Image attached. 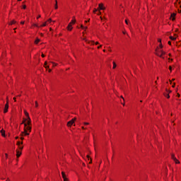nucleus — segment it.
<instances>
[{
  "label": "nucleus",
  "instance_id": "f257e3e1",
  "mask_svg": "<svg viewBox=\"0 0 181 181\" xmlns=\"http://www.w3.org/2000/svg\"><path fill=\"white\" fill-rule=\"evenodd\" d=\"M163 45L162 43L159 44L158 46L156 47L155 49V54L160 59H165V54H166V52L163 51Z\"/></svg>",
  "mask_w": 181,
  "mask_h": 181
},
{
  "label": "nucleus",
  "instance_id": "f03ea898",
  "mask_svg": "<svg viewBox=\"0 0 181 181\" xmlns=\"http://www.w3.org/2000/svg\"><path fill=\"white\" fill-rule=\"evenodd\" d=\"M30 132H32V126L25 124L24 126V131L21 132V136H28V135H30Z\"/></svg>",
  "mask_w": 181,
  "mask_h": 181
},
{
  "label": "nucleus",
  "instance_id": "7ed1b4c3",
  "mask_svg": "<svg viewBox=\"0 0 181 181\" xmlns=\"http://www.w3.org/2000/svg\"><path fill=\"white\" fill-rule=\"evenodd\" d=\"M22 124H24V126H28L32 127V120L30 119V117H28V119H24Z\"/></svg>",
  "mask_w": 181,
  "mask_h": 181
},
{
  "label": "nucleus",
  "instance_id": "20e7f679",
  "mask_svg": "<svg viewBox=\"0 0 181 181\" xmlns=\"http://www.w3.org/2000/svg\"><path fill=\"white\" fill-rule=\"evenodd\" d=\"M16 145L18 146L17 151H23V141H17Z\"/></svg>",
  "mask_w": 181,
  "mask_h": 181
},
{
  "label": "nucleus",
  "instance_id": "39448f33",
  "mask_svg": "<svg viewBox=\"0 0 181 181\" xmlns=\"http://www.w3.org/2000/svg\"><path fill=\"white\" fill-rule=\"evenodd\" d=\"M165 93H164V97H165L166 98H170V95H169V94H170V93H172V90L166 88L165 89Z\"/></svg>",
  "mask_w": 181,
  "mask_h": 181
},
{
  "label": "nucleus",
  "instance_id": "423d86ee",
  "mask_svg": "<svg viewBox=\"0 0 181 181\" xmlns=\"http://www.w3.org/2000/svg\"><path fill=\"white\" fill-rule=\"evenodd\" d=\"M16 152L17 160H19V158H21L22 155V150H16Z\"/></svg>",
  "mask_w": 181,
  "mask_h": 181
},
{
  "label": "nucleus",
  "instance_id": "0eeeda50",
  "mask_svg": "<svg viewBox=\"0 0 181 181\" xmlns=\"http://www.w3.org/2000/svg\"><path fill=\"white\" fill-rule=\"evenodd\" d=\"M8 110H9V102L7 101L4 106V113L6 114V112H8Z\"/></svg>",
  "mask_w": 181,
  "mask_h": 181
},
{
  "label": "nucleus",
  "instance_id": "6e6552de",
  "mask_svg": "<svg viewBox=\"0 0 181 181\" xmlns=\"http://www.w3.org/2000/svg\"><path fill=\"white\" fill-rule=\"evenodd\" d=\"M76 117L73 118L71 120H70L69 122H67V127H72L73 124H74V122H76Z\"/></svg>",
  "mask_w": 181,
  "mask_h": 181
},
{
  "label": "nucleus",
  "instance_id": "1a4fd4ad",
  "mask_svg": "<svg viewBox=\"0 0 181 181\" xmlns=\"http://www.w3.org/2000/svg\"><path fill=\"white\" fill-rule=\"evenodd\" d=\"M62 176L64 181H69V178H67V176L66 175V173H64V171L62 172Z\"/></svg>",
  "mask_w": 181,
  "mask_h": 181
},
{
  "label": "nucleus",
  "instance_id": "9d476101",
  "mask_svg": "<svg viewBox=\"0 0 181 181\" xmlns=\"http://www.w3.org/2000/svg\"><path fill=\"white\" fill-rule=\"evenodd\" d=\"M170 19V21H173V22H174V21H176V13H171Z\"/></svg>",
  "mask_w": 181,
  "mask_h": 181
},
{
  "label": "nucleus",
  "instance_id": "9b49d317",
  "mask_svg": "<svg viewBox=\"0 0 181 181\" xmlns=\"http://www.w3.org/2000/svg\"><path fill=\"white\" fill-rule=\"evenodd\" d=\"M98 8L100 9V11H105V6H104V4L102 3L99 4Z\"/></svg>",
  "mask_w": 181,
  "mask_h": 181
},
{
  "label": "nucleus",
  "instance_id": "f8f14e48",
  "mask_svg": "<svg viewBox=\"0 0 181 181\" xmlns=\"http://www.w3.org/2000/svg\"><path fill=\"white\" fill-rule=\"evenodd\" d=\"M86 43H88V45H90V46H94V40H86Z\"/></svg>",
  "mask_w": 181,
  "mask_h": 181
},
{
  "label": "nucleus",
  "instance_id": "ddd939ff",
  "mask_svg": "<svg viewBox=\"0 0 181 181\" xmlns=\"http://www.w3.org/2000/svg\"><path fill=\"white\" fill-rule=\"evenodd\" d=\"M35 28H37L38 29L40 28V25L36 23H33L30 26V29H34Z\"/></svg>",
  "mask_w": 181,
  "mask_h": 181
},
{
  "label": "nucleus",
  "instance_id": "4468645a",
  "mask_svg": "<svg viewBox=\"0 0 181 181\" xmlns=\"http://www.w3.org/2000/svg\"><path fill=\"white\" fill-rule=\"evenodd\" d=\"M66 29L69 32H71V30H73V25H71V24H68V25L66 27Z\"/></svg>",
  "mask_w": 181,
  "mask_h": 181
},
{
  "label": "nucleus",
  "instance_id": "2eb2a0df",
  "mask_svg": "<svg viewBox=\"0 0 181 181\" xmlns=\"http://www.w3.org/2000/svg\"><path fill=\"white\" fill-rule=\"evenodd\" d=\"M69 25H71L72 26L73 25H76V17H73V19L69 23Z\"/></svg>",
  "mask_w": 181,
  "mask_h": 181
},
{
  "label": "nucleus",
  "instance_id": "dca6fc26",
  "mask_svg": "<svg viewBox=\"0 0 181 181\" xmlns=\"http://www.w3.org/2000/svg\"><path fill=\"white\" fill-rule=\"evenodd\" d=\"M44 67H45L46 70H49V69H50V64L47 65V62H45L44 64Z\"/></svg>",
  "mask_w": 181,
  "mask_h": 181
},
{
  "label": "nucleus",
  "instance_id": "f3484780",
  "mask_svg": "<svg viewBox=\"0 0 181 181\" xmlns=\"http://www.w3.org/2000/svg\"><path fill=\"white\" fill-rule=\"evenodd\" d=\"M86 158H87V159H88V160H90L89 164L93 163V159H91V157H90V156L87 155Z\"/></svg>",
  "mask_w": 181,
  "mask_h": 181
},
{
  "label": "nucleus",
  "instance_id": "a211bd4d",
  "mask_svg": "<svg viewBox=\"0 0 181 181\" xmlns=\"http://www.w3.org/2000/svg\"><path fill=\"white\" fill-rule=\"evenodd\" d=\"M24 114H25V117H27V119L30 118V117H29V112H28V111L24 110Z\"/></svg>",
  "mask_w": 181,
  "mask_h": 181
},
{
  "label": "nucleus",
  "instance_id": "6ab92c4d",
  "mask_svg": "<svg viewBox=\"0 0 181 181\" xmlns=\"http://www.w3.org/2000/svg\"><path fill=\"white\" fill-rule=\"evenodd\" d=\"M15 23H16V21L13 20V21H11L8 23V25H9L10 26H12V25H15Z\"/></svg>",
  "mask_w": 181,
  "mask_h": 181
},
{
  "label": "nucleus",
  "instance_id": "aec40b11",
  "mask_svg": "<svg viewBox=\"0 0 181 181\" xmlns=\"http://www.w3.org/2000/svg\"><path fill=\"white\" fill-rule=\"evenodd\" d=\"M40 42V39L39 38H36V40L34 42L35 45H39Z\"/></svg>",
  "mask_w": 181,
  "mask_h": 181
},
{
  "label": "nucleus",
  "instance_id": "412c9836",
  "mask_svg": "<svg viewBox=\"0 0 181 181\" xmlns=\"http://www.w3.org/2000/svg\"><path fill=\"white\" fill-rule=\"evenodd\" d=\"M45 26H47V23L44 22L42 25H40V28H45Z\"/></svg>",
  "mask_w": 181,
  "mask_h": 181
},
{
  "label": "nucleus",
  "instance_id": "4be33fe9",
  "mask_svg": "<svg viewBox=\"0 0 181 181\" xmlns=\"http://www.w3.org/2000/svg\"><path fill=\"white\" fill-rule=\"evenodd\" d=\"M50 64L52 65V67H56V66H58V64H57V63L53 62H50Z\"/></svg>",
  "mask_w": 181,
  "mask_h": 181
},
{
  "label": "nucleus",
  "instance_id": "5701e85b",
  "mask_svg": "<svg viewBox=\"0 0 181 181\" xmlns=\"http://www.w3.org/2000/svg\"><path fill=\"white\" fill-rule=\"evenodd\" d=\"M81 28L84 29L85 32H86V30H87V29H88V26H84V25H83V24H81Z\"/></svg>",
  "mask_w": 181,
  "mask_h": 181
},
{
  "label": "nucleus",
  "instance_id": "b1692460",
  "mask_svg": "<svg viewBox=\"0 0 181 181\" xmlns=\"http://www.w3.org/2000/svg\"><path fill=\"white\" fill-rule=\"evenodd\" d=\"M120 98L122 99V100H121V103L123 104V105H125V99H124V96L121 95Z\"/></svg>",
  "mask_w": 181,
  "mask_h": 181
},
{
  "label": "nucleus",
  "instance_id": "393cba45",
  "mask_svg": "<svg viewBox=\"0 0 181 181\" xmlns=\"http://www.w3.org/2000/svg\"><path fill=\"white\" fill-rule=\"evenodd\" d=\"M174 162L177 164L179 165V163H180V161H179V160H177V158H175V160H173Z\"/></svg>",
  "mask_w": 181,
  "mask_h": 181
},
{
  "label": "nucleus",
  "instance_id": "a878e982",
  "mask_svg": "<svg viewBox=\"0 0 181 181\" xmlns=\"http://www.w3.org/2000/svg\"><path fill=\"white\" fill-rule=\"evenodd\" d=\"M47 23V25H49V23H52V18H49L47 21H45Z\"/></svg>",
  "mask_w": 181,
  "mask_h": 181
},
{
  "label": "nucleus",
  "instance_id": "bb28decb",
  "mask_svg": "<svg viewBox=\"0 0 181 181\" xmlns=\"http://www.w3.org/2000/svg\"><path fill=\"white\" fill-rule=\"evenodd\" d=\"M169 39H170V40H173V41L176 40V38L174 37L173 36H170V37H169Z\"/></svg>",
  "mask_w": 181,
  "mask_h": 181
},
{
  "label": "nucleus",
  "instance_id": "cd10ccee",
  "mask_svg": "<svg viewBox=\"0 0 181 181\" xmlns=\"http://www.w3.org/2000/svg\"><path fill=\"white\" fill-rule=\"evenodd\" d=\"M59 6H57V0H55V6L54 8L55 9H58Z\"/></svg>",
  "mask_w": 181,
  "mask_h": 181
},
{
  "label": "nucleus",
  "instance_id": "c85d7f7f",
  "mask_svg": "<svg viewBox=\"0 0 181 181\" xmlns=\"http://www.w3.org/2000/svg\"><path fill=\"white\" fill-rule=\"evenodd\" d=\"M171 159H173V160L176 159V156H175V154H171Z\"/></svg>",
  "mask_w": 181,
  "mask_h": 181
},
{
  "label": "nucleus",
  "instance_id": "c756f323",
  "mask_svg": "<svg viewBox=\"0 0 181 181\" xmlns=\"http://www.w3.org/2000/svg\"><path fill=\"white\" fill-rule=\"evenodd\" d=\"M117 68V64L115 63V62H113V67L112 69H116Z\"/></svg>",
  "mask_w": 181,
  "mask_h": 181
},
{
  "label": "nucleus",
  "instance_id": "7c9ffc66",
  "mask_svg": "<svg viewBox=\"0 0 181 181\" xmlns=\"http://www.w3.org/2000/svg\"><path fill=\"white\" fill-rule=\"evenodd\" d=\"M35 108H37V107H39V103H37V101L35 102Z\"/></svg>",
  "mask_w": 181,
  "mask_h": 181
},
{
  "label": "nucleus",
  "instance_id": "2f4dec72",
  "mask_svg": "<svg viewBox=\"0 0 181 181\" xmlns=\"http://www.w3.org/2000/svg\"><path fill=\"white\" fill-rule=\"evenodd\" d=\"M157 42L160 45V43H162V39L158 38Z\"/></svg>",
  "mask_w": 181,
  "mask_h": 181
},
{
  "label": "nucleus",
  "instance_id": "473e14b6",
  "mask_svg": "<svg viewBox=\"0 0 181 181\" xmlns=\"http://www.w3.org/2000/svg\"><path fill=\"white\" fill-rule=\"evenodd\" d=\"M96 15H98V16H100V15H101V11H100L99 10H98V12L96 13Z\"/></svg>",
  "mask_w": 181,
  "mask_h": 181
},
{
  "label": "nucleus",
  "instance_id": "72a5a7b5",
  "mask_svg": "<svg viewBox=\"0 0 181 181\" xmlns=\"http://www.w3.org/2000/svg\"><path fill=\"white\" fill-rule=\"evenodd\" d=\"M173 37H175V40H177V37H179V36L177 35V34H174V35H173Z\"/></svg>",
  "mask_w": 181,
  "mask_h": 181
},
{
  "label": "nucleus",
  "instance_id": "f704fd0d",
  "mask_svg": "<svg viewBox=\"0 0 181 181\" xmlns=\"http://www.w3.org/2000/svg\"><path fill=\"white\" fill-rule=\"evenodd\" d=\"M98 11V10L97 8L93 9V13H97Z\"/></svg>",
  "mask_w": 181,
  "mask_h": 181
},
{
  "label": "nucleus",
  "instance_id": "c9c22d12",
  "mask_svg": "<svg viewBox=\"0 0 181 181\" xmlns=\"http://www.w3.org/2000/svg\"><path fill=\"white\" fill-rule=\"evenodd\" d=\"M22 9H26V5L25 4H23L22 6Z\"/></svg>",
  "mask_w": 181,
  "mask_h": 181
},
{
  "label": "nucleus",
  "instance_id": "e433bc0d",
  "mask_svg": "<svg viewBox=\"0 0 181 181\" xmlns=\"http://www.w3.org/2000/svg\"><path fill=\"white\" fill-rule=\"evenodd\" d=\"M168 45H169V46H172V42L168 41Z\"/></svg>",
  "mask_w": 181,
  "mask_h": 181
},
{
  "label": "nucleus",
  "instance_id": "4c0bfd02",
  "mask_svg": "<svg viewBox=\"0 0 181 181\" xmlns=\"http://www.w3.org/2000/svg\"><path fill=\"white\" fill-rule=\"evenodd\" d=\"M81 129H83V130L87 129V127H85L84 126H82Z\"/></svg>",
  "mask_w": 181,
  "mask_h": 181
},
{
  "label": "nucleus",
  "instance_id": "58836bf2",
  "mask_svg": "<svg viewBox=\"0 0 181 181\" xmlns=\"http://www.w3.org/2000/svg\"><path fill=\"white\" fill-rule=\"evenodd\" d=\"M42 18V16H41L40 14H39V15L37 16V19H39V18Z\"/></svg>",
  "mask_w": 181,
  "mask_h": 181
},
{
  "label": "nucleus",
  "instance_id": "ea45409f",
  "mask_svg": "<svg viewBox=\"0 0 181 181\" xmlns=\"http://www.w3.org/2000/svg\"><path fill=\"white\" fill-rule=\"evenodd\" d=\"M176 2H178L179 5H181V1H180V0H176Z\"/></svg>",
  "mask_w": 181,
  "mask_h": 181
},
{
  "label": "nucleus",
  "instance_id": "a19ab883",
  "mask_svg": "<svg viewBox=\"0 0 181 181\" xmlns=\"http://www.w3.org/2000/svg\"><path fill=\"white\" fill-rule=\"evenodd\" d=\"M125 23H126L127 25H129V23H128V19H126V20H125Z\"/></svg>",
  "mask_w": 181,
  "mask_h": 181
},
{
  "label": "nucleus",
  "instance_id": "79ce46f5",
  "mask_svg": "<svg viewBox=\"0 0 181 181\" xmlns=\"http://www.w3.org/2000/svg\"><path fill=\"white\" fill-rule=\"evenodd\" d=\"M83 125H90V123H88V122H84V123H83Z\"/></svg>",
  "mask_w": 181,
  "mask_h": 181
},
{
  "label": "nucleus",
  "instance_id": "37998d69",
  "mask_svg": "<svg viewBox=\"0 0 181 181\" xmlns=\"http://www.w3.org/2000/svg\"><path fill=\"white\" fill-rule=\"evenodd\" d=\"M175 86H176V83H173L172 87H173V88H175Z\"/></svg>",
  "mask_w": 181,
  "mask_h": 181
},
{
  "label": "nucleus",
  "instance_id": "c03bdc74",
  "mask_svg": "<svg viewBox=\"0 0 181 181\" xmlns=\"http://www.w3.org/2000/svg\"><path fill=\"white\" fill-rule=\"evenodd\" d=\"M169 70H170V72H172V66H169Z\"/></svg>",
  "mask_w": 181,
  "mask_h": 181
},
{
  "label": "nucleus",
  "instance_id": "a18cd8bd",
  "mask_svg": "<svg viewBox=\"0 0 181 181\" xmlns=\"http://www.w3.org/2000/svg\"><path fill=\"white\" fill-rule=\"evenodd\" d=\"M88 22H90V19H88V21H84L85 23H88Z\"/></svg>",
  "mask_w": 181,
  "mask_h": 181
},
{
  "label": "nucleus",
  "instance_id": "49530a36",
  "mask_svg": "<svg viewBox=\"0 0 181 181\" xmlns=\"http://www.w3.org/2000/svg\"><path fill=\"white\" fill-rule=\"evenodd\" d=\"M103 47V45H99V46H98V49H101Z\"/></svg>",
  "mask_w": 181,
  "mask_h": 181
},
{
  "label": "nucleus",
  "instance_id": "de8ad7c7",
  "mask_svg": "<svg viewBox=\"0 0 181 181\" xmlns=\"http://www.w3.org/2000/svg\"><path fill=\"white\" fill-rule=\"evenodd\" d=\"M23 136H22L21 137V141H23V140L25 139V138H23Z\"/></svg>",
  "mask_w": 181,
  "mask_h": 181
},
{
  "label": "nucleus",
  "instance_id": "09e8293b",
  "mask_svg": "<svg viewBox=\"0 0 181 181\" xmlns=\"http://www.w3.org/2000/svg\"><path fill=\"white\" fill-rule=\"evenodd\" d=\"M20 23L21 25H25V21H21Z\"/></svg>",
  "mask_w": 181,
  "mask_h": 181
},
{
  "label": "nucleus",
  "instance_id": "8fccbe9b",
  "mask_svg": "<svg viewBox=\"0 0 181 181\" xmlns=\"http://www.w3.org/2000/svg\"><path fill=\"white\" fill-rule=\"evenodd\" d=\"M82 35L84 37V35H86V30H84V32L82 33Z\"/></svg>",
  "mask_w": 181,
  "mask_h": 181
},
{
  "label": "nucleus",
  "instance_id": "3c124183",
  "mask_svg": "<svg viewBox=\"0 0 181 181\" xmlns=\"http://www.w3.org/2000/svg\"><path fill=\"white\" fill-rule=\"evenodd\" d=\"M41 57H45L46 56L45 55V54L42 53V54H41Z\"/></svg>",
  "mask_w": 181,
  "mask_h": 181
},
{
  "label": "nucleus",
  "instance_id": "603ef678",
  "mask_svg": "<svg viewBox=\"0 0 181 181\" xmlns=\"http://www.w3.org/2000/svg\"><path fill=\"white\" fill-rule=\"evenodd\" d=\"M83 40L86 42V40H87V38H86V37L83 36Z\"/></svg>",
  "mask_w": 181,
  "mask_h": 181
},
{
  "label": "nucleus",
  "instance_id": "864d4df0",
  "mask_svg": "<svg viewBox=\"0 0 181 181\" xmlns=\"http://www.w3.org/2000/svg\"><path fill=\"white\" fill-rule=\"evenodd\" d=\"M48 73H52V69H48Z\"/></svg>",
  "mask_w": 181,
  "mask_h": 181
},
{
  "label": "nucleus",
  "instance_id": "5fc2aeb1",
  "mask_svg": "<svg viewBox=\"0 0 181 181\" xmlns=\"http://www.w3.org/2000/svg\"><path fill=\"white\" fill-rule=\"evenodd\" d=\"M95 45H100V42H95Z\"/></svg>",
  "mask_w": 181,
  "mask_h": 181
},
{
  "label": "nucleus",
  "instance_id": "6e6d98bb",
  "mask_svg": "<svg viewBox=\"0 0 181 181\" xmlns=\"http://www.w3.org/2000/svg\"><path fill=\"white\" fill-rule=\"evenodd\" d=\"M122 33H123V35H126L127 34V31H123Z\"/></svg>",
  "mask_w": 181,
  "mask_h": 181
},
{
  "label": "nucleus",
  "instance_id": "4d7b16f0",
  "mask_svg": "<svg viewBox=\"0 0 181 181\" xmlns=\"http://www.w3.org/2000/svg\"><path fill=\"white\" fill-rule=\"evenodd\" d=\"M177 97H180V94H179V93H177Z\"/></svg>",
  "mask_w": 181,
  "mask_h": 181
},
{
  "label": "nucleus",
  "instance_id": "13d9d810",
  "mask_svg": "<svg viewBox=\"0 0 181 181\" xmlns=\"http://www.w3.org/2000/svg\"><path fill=\"white\" fill-rule=\"evenodd\" d=\"M53 29L52 28H49V32H52Z\"/></svg>",
  "mask_w": 181,
  "mask_h": 181
},
{
  "label": "nucleus",
  "instance_id": "bf43d9fd",
  "mask_svg": "<svg viewBox=\"0 0 181 181\" xmlns=\"http://www.w3.org/2000/svg\"><path fill=\"white\" fill-rule=\"evenodd\" d=\"M168 56H169L170 57H172V54L169 53V54H168Z\"/></svg>",
  "mask_w": 181,
  "mask_h": 181
},
{
  "label": "nucleus",
  "instance_id": "052dcab7",
  "mask_svg": "<svg viewBox=\"0 0 181 181\" xmlns=\"http://www.w3.org/2000/svg\"><path fill=\"white\" fill-rule=\"evenodd\" d=\"M178 13H181V10L178 9Z\"/></svg>",
  "mask_w": 181,
  "mask_h": 181
},
{
  "label": "nucleus",
  "instance_id": "680f3d73",
  "mask_svg": "<svg viewBox=\"0 0 181 181\" xmlns=\"http://www.w3.org/2000/svg\"><path fill=\"white\" fill-rule=\"evenodd\" d=\"M13 100L16 102V98H13Z\"/></svg>",
  "mask_w": 181,
  "mask_h": 181
},
{
  "label": "nucleus",
  "instance_id": "e2e57ef3",
  "mask_svg": "<svg viewBox=\"0 0 181 181\" xmlns=\"http://www.w3.org/2000/svg\"><path fill=\"white\" fill-rule=\"evenodd\" d=\"M168 60H170L171 62H173V59L169 58Z\"/></svg>",
  "mask_w": 181,
  "mask_h": 181
},
{
  "label": "nucleus",
  "instance_id": "0e129e2a",
  "mask_svg": "<svg viewBox=\"0 0 181 181\" xmlns=\"http://www.w3.org/2000/svg\"><path fill=\"white\" fill-rule=\"evenodd\" d=\"M59 36H63V34L59 33Z\"/></svg>",
  "mask_w": 181,
  "mask_h": 181
},
{
  "label": "nucleus",
  "instance_id": "69168bd1",
  "mask_svg": "<svg viewBox=\"0 0 181 181\" xmlns=\"http://www.w3.org/2000/svg\"><path fill=\"white\" fill-rule=\"evenodd\" d=\"M103 52H104V53H105L106 50H105V49H103Z\"/></svg>",
  "mask_w": 181,
  "mask_h": 181
},
{
  "label": "nucleus",
  "instance_id": "338daca9",
  "mask_svg": "<svg viewBox=\"0 0 181 181\" xmlns=\"http://www.w3.org/2000/svg\"><path fill=\"white\" fill-rule=\"evenodd\" d=\"M21 1H22V0H18V2H21Z\"/></svg>",
  "mask_w": 181,
  "mask_h": 181
},
{
  "label": "nucleus",
  "instance_id": "774afa93",
  "mask_svg": "<svg viewBox=\"0 0 181 181\" xmlns=\"http://www.w3.org/2000/svg\"><path fill=\"white\" fill-rule=\"evenodd\" d=\"M109 52H111V49H110Z\"/></svg>",
  "mask_w": 181,
  "mask_h": 181
}]
</instances>
